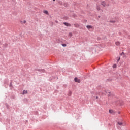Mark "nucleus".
<instances>
[{
    "instance_id": "f257e3e1",
    "label": "nucleus",
    "mask_w": 130,
    "mask_h": 130,
    "mask_svg": "<svg viewBox=\"0 0 130 130\" xmlns=\"http://www.w3.org/2000/svg\"><path fill=\"white\" fill-rule=\"evenodd\" d=\"M74 80L77 83H80L81 82V80H80V79H78L77 77L75 78Z\"/></svg>"
},
{
    "instance_id": "f03ea898",
    "label": "nucleus",
    "mask_w": 130,
    "mask_h": 130,
    "mask_svg": "<svg viewBox=\"0 0 130 130\" xmlns=\"http://www.w3.org/2000/svg\"><path fill=\"white\" fill-rule=\"evenodd\" d=\"M86 28H87L88 29H93V26L91 25H87L86 26Z\"/></svg>"
},
{
    "instance_id": "7ed1b4c3",
    "label": "nucleus",
    "mask_w": 130,
    "mask_h": 130,
    "mask_svg": "<svg viewBox=\"0 0 130 130\" xmlns=\"http://www.w3.org/2000/svg\"><path fill=\"white\" fill-rule=\"evenodd\" d=\"M64 25H65V26H67V27H71V24L70 23H64Z\"/></svg>"
},
{
    "instance_id": "20e7f679",
    "label": "nucleus",
    "mask_w": 130,
    "mask_h": 130,
    "mask_svg": "<svg viewBox=\"0 0 130 130\" xmlns=\"http://www.w3.org/2000/svg\"><path fill=\"white\" fill-rule=\"evenodd\" d=\"M106 94H107L108 97H110L111 95V93L109 91H106Z\"/></svg>"
},
{
    "instance_id": "39448f33",
    "label": "nucleus",
    "mask_w": 130,
    "mask_h": 130,
    "mask_svg": "<svg viewBox=\"0 0 130 130\" xmlns=\"http://www.w3.org/2000/svg\"><path fill=\"white\" fill-rule=\"evenodd\" d=\"M101 5L102 6H104V7H105V6H106V3H105V2L103 1V2H102Z\"/></svg>"
},
{
    "instance_id": "423d86ee",
    "label": "nucleus",
    "mask_w": 130,
    "mask_h": 130,
    "mask_svg": "<svg viewBox=\"0 0 130 130\" xmlns=\"http://www.w3.org/2000/svg\"><path fill=\"white\" fill-rule=\"evenodd\" d=\"M115 44H116V45H117V46H119V45H120V42H115Z\"/></svg>"
},
{
    "instance_id": "0eeeda50",
    "label": "nucleus",
    "mask_w": 130,
    "mask_h": 130,
    "mask_svg": "<svg viewBox=\"0 0 130 130\" xmlns=\"http://www.w3.org/2000/svg\"><path fill=\"white\" fill-rule=\"evenodd\" d=\"M27 93H28V91H27V90H23L22 94L24 95V94H27Z\"/></svg>"
},
{
    "instance_id": "6e6552de",
    "label": "nucleus",
    "mask_w": 130,
    "mask_h": 130,
    "mask_svg": "<svg viewBox=\"0 0 130 130\" xmlns=\"http://www.w3.org/2000/svg\"><path fill=\"white\" fill-rule=\"evenodd\" d=\"M118 124H119V125H122L123 124V123H122V122H118Z\"/></svg>"
},
{
    "instance_id": "1a4fd4ad",
    "label": "nucleus",
    "mask_w": 130,
    "mask_h": 130,
    "mask_svg": "<svg viewBox=\"0 0 130 130\" xmlns=\"http://www.w3.org/2000/svg\"><path fill=\"white\" fill-rule=\"evenodd\" d=\"M44 14H46V15H48V11H47L46 10H44Z\"/></svg>"
},
{
    "instance_id": "9d476101",
    "label": "nucleus",
    "mask_w": 130,
    "mask_h": 130,
    "mask_svg": "<svg viewBox=\"0 0 130 130\" xmlns=\"http://www.w3.org/2000/svg\"><path fill=\"white\" fill-rule=\"evenodd\" d=\"M96 9H97L98 11H100V6H98L96 7Z\"/></svg>"
},
{
    "instance_id": "9b49d317",
    "label": "nucleus",
    "mask_w": 130,
    "mask_h": 130,
    "mask_svg": "<svg viewBox=\"0 0 130 130\" xmlns=\"http://www.w3.org/2000/svg\"><path fill=\"white\" fill-rule=\"evenodd\" d=\"M69 36H70V37H72L73 36V34L70 32L69 34Z\"/></svg>"
},
{
    "instance_id": "f8f14e48",
    "label": "nucleus",
    "mask_w": 130,
    "mask_h": 130,
    "mask_svg": "<svg viewBox=\"0 0 130 130\" xmlns=\"http://www.w3.org/2000/svg\"><path fill=\"white\" fill-rule=\"evenodd\" d=\"M75 27H76V28L79 27V24H75Z\"/></svg>"
},
{
    "instance_id": "ddd939ff",
    "label": "nucleus",
    "mask_w": 130,
    "mask_h": 130,
    "mask_svg": "<svg viewBox=\"0 0 130 130\" xmlns=\"http://www.w3.org/2000/svg\"><path fill=\"white\" fill-rule=\"evenodd\" d=\"M62 46H63L64 47H66V46H67V44H62Z\"/></svg>"
},
{
    "instance_id": "4468645a",
    "label": "nucleus",
    "mask_w": 130,
    "mask_h": 130,
    "mask_svg": "<svg viewBox=\"0 0 130 130\" xmlns=\"http://www.w3.org/2000/svg\"><path fill=\"white\" fill-rule=\"evenodd\" d=\"M110 23H115V21H110Z\"/></svg>"
},
{
    "instance_id": "2eb2a0df",
    "label": "nucleus",
    "mask_w": 130,
    "mask_h": 130,
    "mask_svg": "<svg viewBox=\"0 0 130 130\" xmlns=\"http://www.w3.org/2000/svg\"><path fill=\"white\" fill-rule=\"evenodd\" d=\"M113 68H116V64H114L113 66Z\"/></svg>"
},
{
    "instance_id": "dca6fc26",
    "label": "nucleus",
    "mask_w": 130,
    "mask_h": 130,
    "mask_svg": "<svg viewBox=\"0 0 130 130\" xmlns=\"http://www.w3.org/2000/svg\"><path fill=\"white\" fill-rule=\"evenodd\" d=\"M109 112H110V113H112V110H109Z\"/></svg>"
},
{
    "instance_id": "f3484780",
    "label": "nucleus",
    "mask_w": 130,
    "mask_h": 130,
    "mask_svg": "<svg viewBox=\"0 0 130 130\" xmlns=\"http://www.w3.org/2000/svg\"><path fill=\"white\" fill-rule=\"evenodd\" d=\"M69 94H70V95H71L72 94V92H69Z\"/></svg>"
},
{
    "instance_id": "a211bd4d",
    "label": "nucleus",
    "mask_w": 130,
    "mask_h": 130,
    "mask_svg": "<svg viewBox=\"0 0 130 130\" xmlns=\"http://www.w3.org/2000/svg\"><path fill=\"white\" fill-rule=\"evenodd\" d=\"M120 60V58H119V59L118 60V61H119Z\"/></svg>"
},
{
    "instance_id": "6ab92c4d",
    "label": "nucleus",
    "mask_w": 130,
    "mask_h": 130,
    "mask_svg": "<svg viewBox=\"0 0 130 130\" xmlns=\"http://www.w3.org/2000/svg\"><path fill=\"white\" fill-rule=\"evenodd\" d=\"M96 99H98V96H96Z\"/></svg>"
},
{
    "instance_id": "aec40b11",
    "label": "nucleus",
    "mask_w": 130,
    "mask_h": 130,
    "mask_svg": "<svg viewBox=\"0 0 130 130\" xmlns=\"http://www.w3.org/2000/svg\"><path fill=\"white\" fill-rule=\"evenodd\" d=\"M24 23H26V21H24Z\"/></svg>"
},
{
    "instance_id": "412c9836",
    "label": "nucleus",
    "mask_w": 130,
    "mask_h": 130,
    "mask_svg": "<svg viewBox=\"0 0 130 130\" xmlns=\"http://www.w3.org/2000/svg\"><path fill=\"white\" fill-rule=\"evenodd\" d=\"M53 2H55V0H53Z\"/></svg>"
},
{
    "instance_id": "4be33fe9",
    "label": "nucleus",
    "mask_w": 130,
    "mask_h": 130,
    "mask_svg": "<svg viewBox=\"0 0 130 130\" xmlns=\"http://www.w3.org/2000/svg\"><path fill=\"white\" fill-rule=\"evenodd\" d=\"M99 18H100V16H99Z\"/></svg>"
}]
</instances>
